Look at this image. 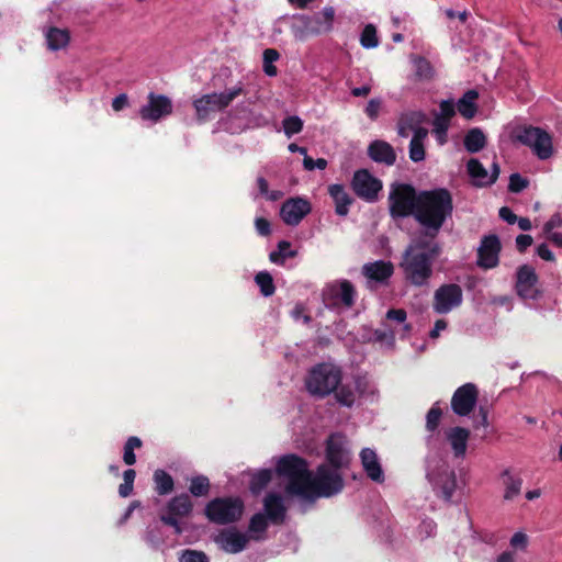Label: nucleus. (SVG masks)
Instances as JSON below:
<instances>
[{
    "instance_id": "obj_1",
    "label": "nucleus",
    "mask_w": 562,
    "mask_h": 562,
    "mask_svg": "<svg viewBox=\"0 0 562 562\" xmlns=\"http://www.w3.org/2000/svg\"><path fill=\"white\" fill-rule=\"evenodd\" d=\"M345 445L346 439L339 434L328 438L326 458L334 469L326 464L319 465L315 475L308 471L307 463L302 458L294 454L280 458L277 472L286 480V495L314 502L316 498L339 493L344 487V481L337 470L349 461Z\"/></svg>"
},
{
    "instance_id": "obj_2",
    "label": "nucleus",
    "mask_w": 562,
    "mask_h": 562,
    "mask_svg": "<svg viewBox=\"0 0 562 562\" xmlns=\"http://www.w3.org/2000/svg\"><path fill=\"white\" fill-rule=\"evenodd\" d=\"M452 196L447 189L425 190L418 193L415 221L423 228L418 237L436 240L447 218L452 214Z\"/></svg>"
},
{
    "instance_id": "obj_3",
    "label": "nucleus",
    "mask_w": 562,
    "mask_h": 562,
    "mask_svg": "<svg viewBox=\"0 0 562 562\" xmlns=\"http://www.w3.org/2000/svg\"><path fill=\"white\" fill-rule=\"evenodd\" d=\"M441 248L436 240L416 237L407 247L401 267L407 280L415 285H424L432 273V261Z\"/></svg>"
},
{
    "instance_id": "obj_4",
    "label": "nucleus",
    "mask_w": 562,
    "mask_h": 562,
    "mask_svg": "<svg viewBox=\"0 0 562 562\" xmlns=\"http://www.w3.org/2000/svg\"><path fill=\"white\" fill-rule=\"evenodd\" d=\"M335 11L331 7L324 8L313 15L294 14L290 18V29L297 41H305L308 36L325 33L331 30Z\"/></svg>"
},
{
    "instance_id": "obj_5",
    "label": "nucleus",
    "mask_w": 562,
    "mask_h": 562,
    "mask_svg": "<svg viewBox=\"0 0 562 562\" xmlns=\"http://www.w3.org/2000/svg\"><path fill=\"white\" fill-rule=\"evenodd\" d=\"M244 93L241 82L223 92L204 94L193 101V108L199 121L210 120L216 112L226 109L237 97Z\"/></svg>"
},
{
    "instance_id": "obj_6",
    "label": "nucleus",
    "mask_w": 562,
    "mask_h": 562,
    "mask_svg": "<svg viewBox=\"0 0 562 562\" xmlns=\"http://www.w3.org/2000/svg\"><path fill=\"white\" fill-rule=\"evenodd\" d=\"M341 381V372L331 364L315 367L306 380V387L313 395L325 396L335 391Z\"/></svg>"
},
{
    "instance_id": "obj_7",
    "label": "nucleus",
    "mask_w": 562,
    "mask_h": 562,
    "mask_svg": "<svg viewBox=\"0 0 562 562\" xmlns=\"http://www.w3.org/2000/svg\"><path fill=\"white\" fill-rule=\"evenodd\" d=\"M418 193L415 189L405 183H394L390 188L389 210L392 217L414 216L417 206Z\"/></svg>"
},
{
    "instance_id": "obj_8",
    "label": "nucleus",
    "mask_w": 562,
    "mask_h": 562,
    "mask_svg": "<svg viewBox=\"0 0 562 562\" xmlns=\"http://www.w3.org/2000/svg\"><path fill=\"white\" fill-rule=\"evenodd\" d=\"M427 479L435 488L441 491L446 499H450L456 490L457 482L454 471L447 461L438 458L428 459Z\"/></svg>"
},
{
    "instance_id": "obj_9",
    "label": "nucleus",
    "mask_w": 562,
    "mask_h": 562,
    "mask_svg": "<svg viewBox=\"0 0 562 562\" xmlns=\"http://www.w3.org/2000/svg\"><path fill=\"white\" fill-rule=\"evenodd\" d=\"M244 504L238 497L215 498L205 507L206 517L216 524L225 525L238 520Z\"/></svg>"
},
{
    "instance_id": "obj_10",
    "label": "nucleus",
    "mask_w": 562,
    "mask_h": 562,
    "mask_svg": "<svg viewBox=\"0 0 562 562\" xmlns=\"http://www.w3.org/2000/svg\"><path fill=\"white\" fill-rule=\"evenodd\" d=\"M515 139L530 147L533 154L541 160L549 159L553 155L551 136L539 127L528 126L518 130Z\"/></svg>"
},
{
    "instance_id": "obj_11",
    "label": "nucleus",
    "mask_w": 562,
    "mask_h": 562,
    "mask_svg": "<svg viewBox=\"0 0 562 562\" xmlns=\"http://www.w3.org/2000/svg\"><path fill=\"white\" fill-rule=\"evenodd\" d=\"M356 289L348 280L327 283L322 292L323 302L329 308H350L355 304Z\"/></svg>"
},
{
    "instance_id": "obj_12",
    "label": "nucleus",
    "mask_w": 562,
    "mask_h": 562,
    "mask_svg": "<svg viewBox=\"0 0 562 562\" xmlns=\"http://www.w3.org/2000/svg\"><path fill=\"white\" fill-rule=\"evenodd\" d=\"M351 188L360 199L374 202L382 190V181L373 177L367 169H360L352 177Z\"/></svg>"
},
{
    "instance_id": "obj_13",
    "label": "nucleus",
    "mask_w": 562,
    "mask_h": 562,
    "mask_svg": "<svg viewBox=\"0 0 562 562\" xmlns=\"http://www.w3.org/2000/svg\"><path fill=\"white\" fill-rule=\"evenodd\" d=\"M463 292L458 284H443L438 288L434 295L432 307L438 314H447L461 305Z\"/></svg>"
},
{
    "instance_id": "obj_14",
    "label": "nucleus",
    "mask_w": 562,
    "mask_h": 562,
    "mask_svg": "<svg viewBox=\"0 0 562 562\" xmlns=\"http://www.w3.org/2000/svg\"><path fill=\"white\" fill-rule=\"evenodd\" d=\"M479 391L473 383L458 387L451 398V409L458 416H468L474 409Z\"/></svg>"
},
{
    "instance_id": "obj_15",
    "label": "nucleus",
    "mask_w": 562,
    "mask_h": 562,
    "mask_svg": "<svg viewBox=\"0 0 562 562\" xmlns=\"http://www.w3.org/2000/svg\"><path fill=\"white\" fill-rule=\"evenodd\" d=\"M172 112L171 100L162 94H148L147 104L139 110V115L144 121L157 123L160 119L168 116Z\"/></svg>"
},
{
    "instance_id": "obj_16",
    "label": "nucleus",
    "mask_w": 562,
    "mask_h": 562,
    "mask_svg": "<svg viewBox=\"0 0 562 562\" xmlns=\"http://www.w3.org/2000/svg\"><path fill=\"white\" fill-rule=\"evenodd\" d=\"M311 212V204L303 198H292L285 201L280 210L283 222L288 225H297Z\"/></svg>"
},
{
    "instance_id": "obj_17",
    "label": "nucleus",
    "mask_w": 562,
    "mask_h": 562,
    "mask_svg": "<svg viewBox=\"0 0 562 562\" xmlns=\"http://www.w3.org/2000/svg\"><path fill=\"white\" fill-rule=\"evenodd\" d=\"M406 312L402 308L387 311L386 319L395 322L397 326L390 329L375 330L376 339L392 344L396 334L405 336L411 330L409 324L406 323Z\"/></svg>"
},
{
    "instance_id": "obj_18",
    "label": "nucleus",
    "mask_w": 562,
    "mask_h": 562,
    "mask_svg": "<svg viewBox=\"0 0 562 562\" xmlns=\"http://www.w3.org/2000/svg\"><path fill=\"white\" fill-rule=\"evenodd\" d=\"M501 243L497 236H485L477 249V265L484 269H491L497 266Z\"/></svg>"
},
{
    "instance_id": "obj_19",
    "label": "nucleus",
    "mask_w": 562,
    "mask_h": 562,
    "mask_svg": "<svg viewBox=\"0 0 562 562\" xmlns=\"http://www.w3.org/2000/svg\"><path fill=\"white\" fill-rule=\"evenodd\" d=\"M192 503L187 494L172 498L168 505V515L161 516V520L172 526L177 533H181V528L178 522V517H184L190 514Z\"/></svg>"
},
{
    "instance_id": "obj_20",
    "label": "nucleus",
    "mask_w": 562,
    "mask_h": 562,
    "mask_svg": "<svg viewBox=\"0 0 562 562\" xmlns=\"http://www.w3.org/2000/svg\"><path fill=\"white\" fill-rule=\"evenodd\" d=\"M538 278L530 266H521L517 271L516 290L520 297L533 300L538 295Z\"/></svg>"
},
{
    "instance_id": "obj_21",
    "label": "nucleus",
    "mask_w": 562,
    "mask_h": 562,
    "mask_svg": "<svg viewBox=\"0 0 562 562\" xmlns=\"http://www.w3.org/2000/svg\"><path fill=\"white\" fill-rule=\"evenodd\" d=\"M468 173L476 187H485L493 184L499 175V166L493 162L492 171L488 172L485 167L475 158H472L467 164Z\"/></svg>"
},
{
    "instance_id": "obj_22",
    "label": "nucleus",
    "mask_w": 562,
    "mask_h": 562,
    "mask_svg": "<svg viewBox=\"0 0 562 562\" xmlns=\"http://www.w3.org/2000/svg\"><path fill=\"white\" fill-rule=\"evenodd\" d=\"M248 537L246 533L236 529H227L215 536L214 541L218 547L228 553H238L243 551L247 543Z\"/></svg>"
},
{
    "instance_id": "obj_23",
    "label": "nucleus",
    "mask_w": 562,
    "mask_h": 562,
    "mask_svg": "<svg viewBox=\"0 0 562 562\" xmlns=\"http://www.w3.org/2000/svg\"><path fill=\"white\" fill-rule=\"evenodd\" d=\"M393 265L384 260L369 262L362 267V274L367 278L369 286L375 283H385L393 274Z\"/></svg>"
},
{
    "instance_id": "obj_24",
    "label": "nucleus",
    "mask_w": 562,
    "mask_h": 562,
    "mask_svg": "<svg viewBox=\"0 0 562 562\" xmlns=\"http://www.w3.org/2000/svg\"><path fill=\"white\" fill-rule=\"evenodd\" d=\"M427 117L420 111H412L402 114L398 121L397 132L402 137H407L411 134L417 135L419 131H428L423 125Z\"/></svg>"
},
{
    "instance_id": "obj_25",
    "label": "nucleus",
    "mask_w": 562,
    "mask_h": 562,
    "mask_svg": "<svg viewBox=\"0 0 562 562\" xmlns=\"http://www.w3.org/2000/svg\"><path fill=\"white\" fill-rule=\"evenodd\" d=\"M446 439L456 458H464L470 438V431L463 427H452L446 432Z\"/></svg>"
},
{
    "instance_id": "obj_26",
    "label": "nucleus",
    "mask_w": 562,
    "mask_h": 562,
    "mask_svg": "<svg viewBox=\"0 0 562 562\" xmlns=\"http://www.w3.org/2000/svg\"><path fill=\"white\" fill-rule=\"evenodd\" d=\"M360 459L367 475L374 482H383L384 473L375 451L364 448L360 452Z\"/></svg>"
},
{
    "instance_id": "obj_27",
    "label": "nucleus",
    "mask_w": 562,
    "mask_h": 562,
    "mask_svg": "<svg viewBox=\"0 0 562 562\" xmlns=\"http://www.w3.org/2000/svg\"><path fill=\"white\" fill-rule=\"evenodd\" d=\"M368 154L372 160L380 164L392 166L396 160L393 147L383 140H374L368 148Z\"/></svg>"
},
{
    "instance_id": "obj_28",
    "label": "nucleus",
    "mask_w": 562,
    "mask_h": 562,
    "mask_svg": "<svg viewBox=\"0 0 562 562\" xmlns=\"http://www.w3.org/2000/svg\"><path fill=\"white\" fill-rule=\"evenodd\" d=\"M265 512L268 518L276 524L282 522L285 516V507L283 504V498L274 493H270L266 496L265 502Z\"/></svg>"
},
{
    "instance_id": "obj_29",
    "label": "nucleus",
    "mask_w": 562,
    "mask_h": 562,
    "mask_svg": "<svg viewBox=\"0 0 562 562\" xmlns=\"http://www.w3.org/2000/svg\"><path fill=\"white\" fill-rule=\"evenodd\" d=\"M329 195L335 203V212L339 216H346L349 213V206L352 198L341 184H331L328 188Z\"/></svg>"
},
{
    "instance_id": "obj_30",
    "label": "nucleus",
    "mask_w": 562,
    "mask_h": 562,
    "mask_svg": "<svg viewBox=\"0 0 562 562\" xmlns=\"http://www.w3.org/2000/svg\"><path fill=\"white\" fill-rule=\"evenodd\" d=\"M502 484L504 486V501H513L520 495L522 487V479L518 475H514L509 469H505L501 473Z\"/></svg>"
},
{
    "instance_id": "obj_31",
    "label": "nucleus",
    "mask_w": 562,
    "mask_h": 562,
    "mask_svg": "<svg viewBox=\"0 0 562 562\" xmlns=\"http://www.w3.org/2000/svg\"><path fill=\"white\" fill-rule=\"evenodd\" d=\"M428 131H419L417 135H413L409 143V159L414 162L423 161L426 157L425 140Z\"/></svg>"
},
{
    "instance_id": "obj_32",
    "label": "nucleus",
    "mask_w": 562,
    "mask_h": 562,
    "mask_svg": "<svg viewBox=\"0 0 562 562\" xmlns=\"http://www.w3.org/2000/svg\"><path fill=\"white\" fill-rule=\"evenodd\" d=\"M463 144L469 153L474 154L482 150L486 146V137L480 128H471L465 134Z\"/></svg>"
},
{
    "instance_id": "obj_33",
    "label": "nucleus",
    "mask_w": 562,
    "mask_h": 562,
    "mask_svg": "<svg viewBox=\"0 0 562 562\" xmlns=\"http://www.w3.org/2000/svg\"><path fill=\"white\" fill-rule=\"evenodd\" d=\"M69 33L67 30L50 27L46 32L47 46L52 50L65 48L69 43Z\"/></svg>"
},
{
    "instance_id": "obj_34",
    "label": "nucleus",
    "mask_w": 562,
    "mask_h": 562,
    "mask_svg": "<svg viewBox=\"0 0 562 562\" xmlns=\"http://www.w3.org/2000/svg\"><path fill=\"white\" fill-rule=\"evenodd\" d=\"M479 94L475 90H469L458 102V111L465 119H472L476 112L475 100Z\"/></svg>"
},
{
    "instance_id": "obj_35",
    "label": "nucleus",
    "mask_w": 562,
    "mask_h": 562,
    "mask_svg": "<svg viewBox=\"0 0 562 562\" xmlns=\"http://www.w3.org/2000/svg\"><path fill=\"white\" fill-rule=\"evenodd\" d=\"M280 54L274 48H267L262 53V69L263 72L269 77H276L278 74L277 67L273 65L279 60Z\"/></svg>"
},
{
    "instance_id": "obj_36",
    "label": "nucleus",
    "mask_w": 562,
    "mask_h": 562,
    "mask_svg": "<svg viewBox=\"0 0 562 562\" xmlns=\"http://www.w3.org/2000/svg\"><path fill=\"white\" fill-rule=\"evenodd\" d=\"M296 256V251L291 249L289 241L282 240L278 244V249L269 255L271 262L277 265H283L286 258H293Z\"/></svg>"
},
{
    "instance_id": "obj_37",
    "label": "nucleus",
    "mask_w": 562,
    "mask_h": 562,
    "mask_svg": "<svg viewBox=\"0 0 562 562\" xmlns=\"http://www.w3.org/2000/svg\"><path fill=\"white\" fill-rule=\"evenodd\" d=\"M154 481L156 483V490L160 495H166L173 488L172 477L164 470L155 471Z\"/></svg>"
},
{
    "instance_id": "obj_38",
    "label": "nucleus",
    "mask_w": 562,
    "mask_h": 562,
    "mask_svg": "<svg viewBox=\"0 0 562 562\" xmlns=\"http://www.w3.org/2000/svg\"><path fill=\"white\" fill-rule=\"evenodd\" d=\"M412 61L415 67V74L419 79L427 80L434 77V68L426 58L414 56L412 57Z\"/></svg>"
},
{
    "instance_id": "obj_39",
    "label": "nucleus",
    "mask_w": 562,
    "mask_h": 562,
    "mask_svg": "<svg viewBox=\"0 0 562 562\" xmlns=\"http://www.w3.org/2000/svg\"><path fill=\"white\" fill-rule=\"evenodd\" d=\"M272 479V471L269 469H262L256 472L250 481V490L254 493L260 492Z\"/></svg>"
},
{
    "instance_id": "obj_40",
    "label": "nucleus",
    "mask_w": 562,
    "mask_h": 562,
    "mask_svg": "<svg viewBox=\"0 0 562 562\" xmlns=\"http://www.w3.org/2000/svg\"><path fill=\"white\" fill-rule=\"evenodd\" d=\"M190 493L196 497L207 495L210 491V481L204 475H198L191 479Z\"/></svg>"
},
{
    "instance_id": "obj_41",
    "label": "nucleus",
    "mask_w": 562,
    "mask_h": 562,
    "mask_svg": "<svg viewBox=\"0 0 562 562\" xmlns=\"http://www.w3.org/2000/svg\"><path fill=\"white\" fill-rule=\"evenodd\" d=\"M255 280L265 296H270L274 293L273 279L269 272L261 271L257 273Z\"/></svg>"
},
{
    "instance_id": "obj_42",
    "label": "nucleus",
    "mask_w": 562,
    "mask_h": 562,
    "mask_svg": "<svg viewBox=\"0 0 562 562\" xmlns=\"http://www.w3.org/2000/svg\"><path fill=\"white\" fill-rule=\"evenodd\" d=\"M142 441L138 437H130L124 446L123 460L127 465H133L136 462L134 449L140 448Z\"/></svg>"
},
{
    "instance_id": "obj_43",
    "label": "nucleus",
    "mask_w": 562,
    "mask_h": 562,
    "mask_svg": "<svg viewBox=\"0 0 562 562\" xmlns=\"http://www.w3.org/2000/svg\"><path fill=\"white\" fill-rule=\"evenodd\" d=\"M268 527L267 518L263 514H256L249 524V532L252 533V538L260 539L262 533Z\"/></svg>"
},
{
    "instance_id": "obj_44",
    "label": "nucleus",
    "mask_w": 562,
    "mask_h": 562,
    "mask_svg": "<svg viewBox=\"0 0 562 562\" xmlns=\"http://www.w3.org/2000/svg\"><path fill=\"white\" fill-rule=\"evenodd\" d=\"M450 122L445 121V119H434L432 125V134L436 137L437 143L442 146L447 143V132L449 128Z\"/></svg>"
},
{
    "instance_id": "obj_45",
    "label": "nucleus",
    "mask_w": 562,
    "mask_h": 562,
    "mask_svg": "<svg viewBox=\"0 0 562 562\" xmlns=\"http://www.w3.org/2000/svg\"><path fill=\"white\" fill-rule=\"evenodd\" d=\"M360 43L364 48H374L379 44L376 30L372 24H368L360 36Z\"/></svg>"
},
{
    "instance_id": "obj_46",
    "label": "nucleus",
    "mask_w": 562,
    "mask_h": 562,
    "mask_svg": "<svg viewBox=\"0 0 562 562\" xmlns=\"http://www.w3.org/2000/svg\"><path fill=\"white\" fill-rule=\"evenodd\" d=\"M303 128V121L296 116H289L283 120V131L288 137L297 134Z\"/></svg>"
},
{
    "instance_id": "obj_47",
    "label": "nucleus",
    "mask_w": 562,
    "mask_h": 562,
    "mask_svg": "<svg viewBox=\"0 0 562 562\" xmlns=\"http://www.w3.org/2000/svg\"><path fill=\"white\" fill-rule=\"evenodd\" d=\"M441 418V409L434 405L427 413L426 416V428L429 431L436 430Z\"/></svg>"
},
{
    "instance_id": "obj_48",
    "label": "nucleus",
    "mask_w": 562,
    "mask_h": 562,
    "mask_svg": "<svg viewBox=\"0 0 562 562\" xmlns=\"http://www.w3.org/2000/svg\"><path fill=\"white\" fill-rule=\"evenodd\" d=\"M528 187V180L519 173H513L509 178L508 189L512 192H520Z\"/></svg>"
},
{
    "instance_id": "obj_49",
    "label": "nucleus",
    "mask_w": 562,
    "mask_h": 562,
    "mask_svg": "<svg viewBox=\"0 0 562 562\" xmlns=\"http://www.w3.org/2000/svg\"><path fill=\"white\" fill-rule=\"evenodd\" d=\"M454 104L452 101L443 100L440 103V112L435 115L436 119H445L450 122V119L454 115Z\"/></svg>"
},
{
    "instance_id": "obj_50",
    "label": "nucleus",
    "mask_w": 562,
    "mask_h": 562,
    "mask_svg": "<svg viewBox=\"0 0 562 562\" xmlns=\"http://www.w3.org/2000/svg\"><path fill=\"white\" fill-rule=\"evenodd\" d=\"M336 397L337 401L345 406H351L356 400L355 393L345 386L338 390Z\"/></svg>"
},
{
    "instance_id": "obj_51",
    "label": "nucleus",
    "mask_w": 562,
    "mask_h": 562,
    "mask_svg": "<svg viewBox=\"0 0 562 562\" xmlns=\"http://www.w3.org/2000/svg\"><path fill=\"white\" fill-rule=\"evenodd\" d=\"M303 166L306 170H314V169H325L327 167V160L324 158H318L314 160L310 156H305L303 159Z\"/></svg>"
},
{
    "instance_id": "obj_52",
    "label": "nucleus",
    "mask_w": 562,
    "mask_h": 562,
    "mask_svg": "<svg viewBox=\"0 0 562 562\" xmlns=\"http://www.w3.org/2000/svg\"><path fill=\"white\" fill-rule=\"evenodd\" d=\"M180 561L181 562H209V559L202 552L188 550L182 554Z\"/></svg>"
},
{
    "instance_id": "obj_53",
    "label": "nucleus",
    "mask_w": 562,
    "mask_h": 562,
    "mask_svg": "<svg viewBox=\"0 0 562 562\" xmlns=\"http://www.w3.org/2000/svg\"><path fill=\"white\" fill-rule=\"evenodd\" d=\"M528 544V537L526 533L518 531L510 538V546L515 549L525 550Z\"/></svg>"
},
{
    "instance_id": "obj_54",
    "label": "nucleus",
    "mask_w": 562,
    "mask_h": 562,
    "mask_svg": "<svg viewBox=\"0 0 562 562\" xmlns=\"http://www.w3.org/2000/svg\"><path fill=\"white\" fill-rule=\"evenodd\" d=\"M552 228H562V211L552 214L549 221L543 225V232H551Z\"/></svg>"
},
{
    "instance_id": "obj_55",
    "label": "nucleus",
    "mask_w": 562,
    "mask_h": 562,
    "mask_svg": "<svg viewBox=\"0 0 562 562\" xmlns=\"http://www.w3.org/2000/svg\"><path fill=\"white\" fill-rule=\"evenodd\" d=\"M380 108H381V102L380 100L378 99H371L368 104H367V108H366V113L367 115L372 119V120H375L379 115V112H380Z\"/></svg>"
},
{
    "instance_id": "obj_56",
    "label": "nucleus",
    "mask_w": 562,
    "mask_h": 562,
    "mask_svg": "<svg viewBox=\"0 0 562 562\" xmlns=\"http://www.w3.org/2000/svg\"><path fill=\"white\" fill-rule=\"evenodd\" d=\"M537 255L546 261H554L555 260L553 252L550 250V248L548 247L547 244H540L537 247Z\"/></svg>"
},
{
    "instance_id": "obj_57",
    "label": "nucleus",
    "mask_w": 562,
    "mask_h": 562,
    "mask_svg": "<svg viewBox=\"0 0 562 562\" xmlns=\"http://www.w3.org/2000/svg\"><path fill=\"white\" fill-rule=\"evenodd\" d=\"M532 237L530 235H518L516 238V246L519 251H525L532 245Z\"/></svg>"
},
{
    "instance_id": "obj_58",
    "label": "nucleus",
    "mask_w": 562,
    "mask_h": 562,
    "mask_svg": "<svg viewBox=\"0 0 562 562\" xmlns=\"http://www.w3.org/2000/svg\"><path fill=\"white\" fill-rule=\"evenodd\" d=\"M547 239L553 243L557 247L562 248V233L555 228H552L551 232H543Z\"/></svg>"
},
{
    "instance_id": "obj_59",
    "label": "nucleus",
    "mask_w": 562,
    "mask_h": 562,
    "mask_svg": "<svg viewBox=\"0 0 562 562\" xmlns=\"http://www.w3.org/2000/svg\"><path fill=\"white\" fill-rule=\"evenodd\" d=\"M256 228L258 233L262 236L270 234V223L262 217L256 220Z\"/></svg>"
},
{
    "instance_id": "obj_60",
    "label": "nucleus",
    "mask_w": 562,
    "mask_h": 562,
    "mask_svg": "<svg viewBox=\"0 0 562 562\" xmlns=\"http://www.w3.org/2000/svg\"><path fill=\"white\" fill-rule=\"evenodd\" d=\"M499 216L502 220L509 224H514L517 221V216L513 213L509 207L503 206L499 210Z\"/></svg>"
},
{
    "instance_id": "obj_61",
    "label": "nucleus",
    "mask_w": 562,
    "mask_h": 562,
    "mask_svg": "<svg viewBox=\"0 0 562 562\" xmlns=\"http://www.w3.org/2000/svg\"><path fill=\"white\" fill-rule=\"evenodd\" d=\"M126 105H127V95L124 93L117 95L112 101V108L116 112L123 110Z\"/></svg>"
},
{
    "instance_id": "obj_62",
    "label": "nucleus",
    "mask_w": 562,
    "mask_h": 562,
    "mask_svg": "<svg viewBox=\"0 0 562 562\" xmlns=\"http://www.w3.org/2000/svg\"><path fill=\"white\" fill-rule=\"evenodd\" d=\"M436 524L432 520H424L420 525V532H424L427 537L431 536L436 530Z\"/></svg>"
},
{
    "instance_id": "obj_63",
    "label": "nucleus",
    "mask_w": 562,
    "mask_h": 562,
    "mask_svg": "<svg viewBox=\"0 0 562 562\" xmlns=\"http://www.w3.org/2000/svg\"><path fill=\"white\" fill-rule=\"evenodd\" d=\"M446 328H447V322L443 319H438L435 323V327L430 331V337L437 338L439 336L440 331L445 330Z\"/></svg>"
},
{
    "instance_id": "obj_64",
    "label": "nucleus",
    "mask_w": 562,
    "mask_h": 562,
    "mask_svg": "<svg viewBox=\"0 0 562 562\" xmlns=\"http://www.w3.org/2000/svg\"><path fill=\"white\" fill-rule=\"evenodd\" d=\"M495 562H517V558L514 552L504 551L496 558Z\"/></svg>"
}]
</instances>
